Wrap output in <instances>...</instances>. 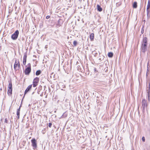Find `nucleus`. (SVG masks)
I'll return each instance as SVG.
<instances>
[{
  "label": "nucleus",
  "mask_w": 150,
  "mask_h": 150,
  "mask_svg": "<svg viewBox=\"0 0 150 150\" xmlns=\"http://www.w3.org/2000/svg\"><path fill=\"white\" fill-rule=\"evenodd\" d=\"M147 45V38L144 37L143 40L142 44L141 46V50L142 52H145L146 50Z\"/></svg>",
  "instance_id": "obj_1"
},
{
  "label": "nucleus",
  "mask_w": 150,
  "mask_h": 150,
  "mask_svg": "<svg viewBox=\"0 0 150 150\" xmlns=\"http://www.w3.org/2000/svg\"><path fill=\"white\" fill-rule=\"evenodd\" d=\"M31 70V64L28 63L27 65V67L25 69L24 73L25 75H28L30 73Z\"/></svg>",
  "instance_id": "obj_2"
},
{
  "label": "nucleus",
  "mask_w": 150,
  "mask_h": 150,
  "mask_svg": "<svg viewBox=\"0 0 150 150\" xmlns=\"http://www.w3.org/2000/svg\"><path fill=\"white\" fill-rule=\"evenodd\" d=\"M19 31L18 30H16L14 33L11 36V38L13 40H16L18 37L19 34Z\"/></svg>",
  "instance_id": "obj_3"
},
{
  "label": "nucleus",
  "mask_w": 150,
  "mask_h": 150,
  "mask_svg": "<svg viewBox=\"0 0 150 150\" xmlns=\"http://www.w3.org/2000/svg\"><path fill=\"white\" fill-rule=\"evenodd\" d=\"M20 65L19 63V60H16L14 66V69L15 70H17L18 69L20 68Z\"/></svg>",
  "instance_id": "obj_4"
},
{
  "label": "nucleus",
  "mask_w": 150,
  "mask_h": 150,
  "mask_svg": "<svg viewBox=\"0 0 150 150\" xmlns=\"http://www.w3.org/2000/svg\"><path fill=\"white\" fill-rule=\"evenodd\" d=\"M8 94L9 96H11L12 94V84L9 83L8 89Z\"/></svg>",
  "instance_id": "obj_5"
},
{
  "label": "nucleus",
  "mask_w": 150,
  "mask_h": 150,
  "mask_svg": "<svg viewBox=\"0 0 150 150\" xmlns=\"http://www.w3.org/2000/svg\"><path fill=\"white\" fill-rule=\"evenodd\" d=\"M39 81V78L38 77H36L34 79L33 82V87H35L38 85Z\"/></svg>",
  "instance_id": "obj_6"
},
{
  "label": "nucleus",
  "mask_w": 150,
  "mask_h": 150,
  "mask_svg": "<svg viewBox=\"0 0 150 150\" xmlns=\"http://www.w3.org/2000/svg\"><path fill=\"white\" fill-rule=\"evenodd\" d=\"M31 142L33 147L34 148H36L37 147L36 140L35 139H33L31 140Z\"/></svg>",
  "instance_id": "obj_7"
},
{
  "label": "nucleus",
  "mask_w": 150,
  "mask_h": 150,
  "mask_svg": "<svg viewBox=\"0 0 150 150\" xmlns=\"http://www.w3.org/2000/svg\"><path fill=\"white\" fill-rule=\"evenodd\" d=\"M142 103L143 108L144 109L147 106V101L145 99H143L142 100Z\"/></svg>",
  "instance_id": "obj_8"
},
{
  "label": "nucleus",
  "mask_w": 150,
  "mask_h": 150,
  "mask_svg": "<svg viewBox=\"0 0 150 150\" xmlns=\"http://www.w3.org/2000/svg\"><path fill=\"white\" fill-rule=\"evenodd\" d=\"M32 86V85H29L25 91L24 95L26 94L31 88Z\"/></svg>",
  "instance_id": "obj_9"
},
{
  "label": "nucleus",
  "mask_w": 150,
  "mask_h": 150,
  "mask_svg": "<svg viewBox=\"0 0 150 150\" xmlns=\"http://www.w3.org/2000/svg\"><path fill=\"white\" fill-rule=\"evenodd\" d=\"M94 37V34L93 33H92L90 34V38L91 41L93 40Z\"/></svg>",
  "instance_id": "obj_10"
},
{
  "label": "nucleus",
  "mask_w": 150,
  "mask_h": 150,
  "mask_svg": "<svg viewBox=\"0 0 150 150\" xmlns=\"http://www.w3.org/2000/svg\"><path fill=\"white\" fill-rule=\"evenodd\" d=\"M97 10L99 11H101L102 10V8L100 7V6L99 5H97Z\"/></svg>",
  "instance_id": "obj_11"
},
{
  "label": "nucleus",
  "mask_w": 150,
  "mask_h": 150,
  "mask_svg": "<svg viewBox=\"0 0 150 150\" xmlns=\"http://www.w3.org/2000/svg\"><path fill=\"white\" fill-rule=\"evenodd\" d=\"M67 116V113L66 112L64 113L61 117V118H65Z\"/></svg>",
  "instance_id": "obj_12"
},
{
  "label": "nucleus",
  "mask_w": 150,
  "mask_h": 150,
  "mask_svg": "<svg viewBox=\"0 0 150 150\" xmlns=\"http://www.w3.org/2000/svg\"><path fill=\"white\" fill-rule=\"evenodd\" d=\"M108 55L109 57H112L113 56V54L112 52H110L108 53Z\"/></svg>",
  "instance_id": "obj_13"
},
{
  "label": "nucleus",
  "mask_w": 150,
  "mask_h": 150,
  "mask_svg": "<svg viewBox=\"0 0 150 150\" xmlns=\"http://www.w3.org/2000/svg\"><path fill=\"white\" fill-rule=\"evenodd\" d=\"M133 8H136L137 7V2H134L133 5Z\"/></svg>",
  "instance_id": "obj_14"
},
{
  "label": "nucleus",
  "mask_w": 150,
  "mask_h": 150,
  "mask_svg": "<svg viewBox=\"0 0 150 150\" xmlns=\"http://www.w3.org/2000/svg\"><path fill=\"white\" fill-rule=\"evenodd\" d=\"M41 72L40 70H38L36 71L35 74L36 76H38L41 74Z\"/></svg>",
  "instance_id": "obj_15"
},
{
  "label": "nucleus",
  "mask_w": 150,
  "mask_h": 150,
  "mask_svg": "<svg viewBox=\"0 0 150 150\" xmlns=\"http://www.w3.org/2000/svg\"><path fill=\"white\" fill-rule=\"evenodd\" d=\"M147 9H149L150 8V0H148V3L147 6Z\"/></svg>",
  "instance_id": "obj_16"
},
{
  "label": "nucleus",
  "mask_w": 150,
  "mask_h": 150,
  "mask_svg": "<svg viewBox=\"0 0 150 150\" xmlns=\"http://www.w3.org/2000/svg\"><path fill=\"white\" fill-rule=\"evenodd\" d=\"M20 111H17V118L18 119L20 118Z\"/></svg>",
  "instance_id": "obj_17"
},
{
  "label": "nucleus",
  "mask_w": 150,
  "mask_h": 150,
  "mask_svg": "<svg viewBox=\"0 0 150 150\" xmlns=\"http://www.w3.org/2000/svg\"><path fill=\"white\" fill-rule=\"evenodd\" d=\"M27 57V56L26 54H25L24 55L23 59L26 60Z\"/></svg>",
  "instance_id": "obj_18"
},
{
  "label": "nucleus",
  "mask_w": 150,
  "mask_h": 150,
  "mask_svg": "<svg viewBox=\"0 0 150 150\" xmlns=\"http://www.w3.org/2000/svg\"><path fill=\"white\" fill-rule=\"evenodd\" d=\"M73 44L74 46H76L77 44V42L76 41H74L73 42Z\"/></svg>",
  "instance_id": "obj_19"
},
{
  "label": "nucleus",
  "mask_w": 150,
  "mask_h": 150,
  "mask_svg": "<svg viewBox=\"0 0 150 150\" xmlns=\"http://www.w3.org/2000/svg\"><path fill=\"white\" fill-rule=\"evenodd\" d=\"M26 59H23V63L24 65H25V64L26 63Z\"/></svg>",
  "instance_id": "obj_20"
},
{
  "label": "nucleus",
  "mask_w": 150,
  "mask_h": 150,
  "mask_svg": "<svg viewBox=\"0 0 150 150\" xmlns=\"http://www.w3.org/2000/svg\"><path fill=\"white\" fill-rule=\"evenodd\" d=\"M149 9H147V8L146 11H147V15H148L149 13L150 12V10H149Z\"/></svg>",
  "instance_id": "obj_21"
},
{
  "label": "nucleus",
  "mask_w": 150,
  "mask_h": 150,
  "mask_svg": "<svg viewBox=\"0 0 150 150\" xmlns=\"http://www.w3.org/2000/svg\"><path fill=\"white\" fill-rule=\"evenodd\" d=\"M52 123H49L48 126L50 127H51L52 126Z\"/></svg>",
  "instance_id": "obj_22"
},
{
  "label": "nucleus",
  "mask_w": 150,
  "mask_h": 150,
  "mask_svg": "<svg viewBox=\"0 0 150 150\" xmlns=\"http://www.w3.org/2000/svg\"><path fill=\"white\" fill-rule=\"evenodd\" d=\"M142 139L143 141L144 142L145 140V139L144 137H142Z\"/></svg>",
  "instance_id": "obj_23"
},
{
  "label": "nucleus",
  "mask_w": 150,
  "mask_h": 150,
  "mask_svg": "<svg viewBox=\"0 0 150 150\" xmlns=\"http://www.w3.org/2000/svg\"><path fill=\"white\" fill-rule=\"evenodd\" d=\"M21 106V105L19 107V108L17 109V111H20Z\"/></svg>",
  "instance_id": "obj_24"
},
{
  "label": "nucleus",
  "mask_w": 150,
  "mask_h": 150,
  "mask_svg": "<svg viewBox=\"0 0 150 150\" xmlns=\"http://www.w3.org/2000/svg\"><path fill=\"white\" fill-rule=\"evenodd\" d=\"M50 16H46V18L47 19H49V18H50Z\"/></svg>",
  "instance_id": "obj_25"
},
{
  "label": "nucleus",
  "mask_w": 150,
  "mask_h": 150,
  "mask_svg": "<svg viewBox=\"0 0 150 150\" xmlns=\"http://www.w3.org/2000/svg\"><path fill=\"white\" fill-rule=\"evenodd\" d=\"M150 83H149V90L150 89Z\"/></svg>",
  "instance_id": "obj_26"
},
{
  "label": "nucleus",
  "mask_w": 150,
  "mask_h": 150,
  "mask_svg": "<svg viewBox=\"0 0 150 150\" xmlns=\"http://www.w3.org/2000/svg\"><path fill=\"white\" fill-rule=\"evenodd\" d=\"M148 64H147V71L148 70Z\"/></svg>",
  "instance_id": "obj_27"
},
{
  "label": "nucleus",
  "mask_w": 150,
  "mask_h": 150,
  "mask_svg": "<svg viewBox=\"0 0 150 150\" xmlns=\"http://www.w3.org/2000/svg\"><path fill=\"white\" fill-rule=\"evenodd\" d=\"M148 98H149V93H148Z\"/></svg>",
  "instance_id": "obj_28"
},
{
  "label": "nucleus",
  "mask_w": 150,
  "mask_h": 150,
  "mask_svg": "<svg viewBox=\"0 0 150 150\" xmlns=\"http://www.w3.org/2000/svg\"><path fill=\"white\" fill-rule=\"evenodd\" d=\"M45 48H46L47 47L46 45L45 46Z\"/></svg>",
  "instance_id": "obj_29"
},
{
  "label": "nucleus",
  "mask_w": 150,
  "mask_h": 150,
  "mask_svg": "<svg viewBox=\"0 0 150 150\" xmlns=\"http://www.w3.org/2000/svg\"><path fill=\"white\" fill-rule=\"evenodd\" d=\"M95 71H96V68L95 69Z\"/></svg>",
  "instance_id": "obj_30"
},
{
  "label": "nucleus",
  "mask_w": 150,
  "mask_h": 150,
  "mask_svg": "<svg viewBox=\"0 0 150 150\" xmlns=\"http://www.w3.org/2000/svg\"><path fill=\"white\" fill-rule=\"evenodd\" d=\"M147 72L146 74V75H147Z\"/></svg>",
  "instance_id": "obj_31"
},
{
  "label": "nucleus",
  "mask_w": 150,
  "mask_h": 150,
  "mask_svg": "<svg viewBox=\"0 0 150 150\" xmlns=\"http://www.w3.org/2000/svg\"><path fill=\"white\" fill-rule=\"evenodd\" d=\"M0 150H3V149H1Z\"/></svg>",
  "instance_id": "obj_32"
}]
</instances>
